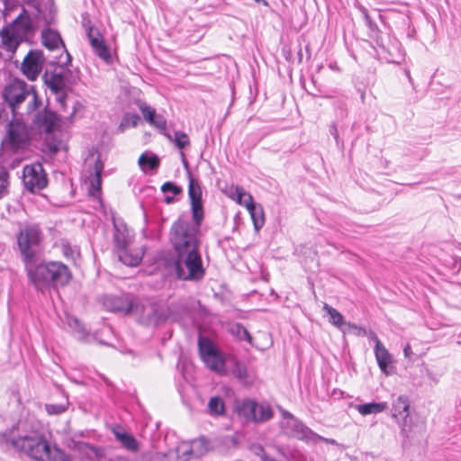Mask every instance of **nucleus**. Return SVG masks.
I'll list each match as a JSON object with an SVG mask.
<instances>
[{"mask_svg":"<svg viewBox=\"0 0 461 461\" xmlns=\"http://www.w3.org/2000/svg\"><path fill=\"white\" fill-rule=\"evenodd\" d=\"M85 167L88 173V193L93 197H98L102 185L101 174L104 169V163L101 160L100 155L95 152L90 153L85 160Z\"/></svg>","mask_w":461,"mask_h":461,"instance_id":"9b49d317","label":"nucleus"},{"mask_svg":"<svg viewBox=\"0 0 461 461\" xmlns=\"http://www.w3.org/2000/svg\"><path fill=\"white\" fill-rule=\"evenodd\" d=\"M139 108L145 121H147L150 125H152L154 117L156 115V110L151 106L148 105L146 103H140L139 104Z\"/></svg>","mask_w":461,"mask_h":461,"instance_id":"4c0bfd02","label":"nucleus"},{"mask_svg":"<svg viewBox=\"0 0 461 461\" xmlns=\"http://www.w3.org/2000/svg\"><path fill=\"white\" fill-rule=\"evenodd\" d=\"M112 432L114 435L116 440H118L124 448L131 452H137L139 449V443L136 438L124 428L120 425H114L112 428Z\"/></svg>","mask_w":461,"mask_h":461,"instance_id":"6ab92c4d","label":"nucleus"},{"mask_svg":"<svg viewBox=\"0 0 461 461\" xmlns=\"http://www.w3.org/2000/svg\"><path fill=\"white\" fill-rule=\"evenodd\" d=\"M46 83L52 93L56 95L57 101L65 109L67 95L65 93L66 82L64 77L59 74H52Z\"/></svg>","mask_w":461,"mask_h":461,"instance_id":"dca6fc26","label":"nucleus"},{"mask_svg":"<svg viewBox=\"0 0 461 461\" xmlns=\"http://www.w3.org/2000/svg\"><path fill=\"white\" fill-rule=\"evenodd\" d=\"M387 402H368L364 404L355 405V409L363 416L369 414H377L383 412L387 409Z\"/></svg>","mask_w":461,"mask_h":461,"instance_id":"c85d7f7f","label":"nucleus"},{"mask_svg":"<svg viewBox=\"0 0 461 461\" xmlns=\"http://www.w3.org/2000/svg\"><path fill=\"white\" fill-rule=\"evenodd\" d=\"M67 323L77 339L83 340L86 338L87 334L86 330L77 318L67 316Z\"/></svg>","mask_w":461,"mask_h":461,"instance_id":"473e14b6","label":"nucleus"},{"mask_svg":"<svg viewBox=\"0 0 461 461\" xmlns=\"http://www.w3.org/2000/svg\"><path fill=\"white\" fill-rule=\"evenodd\" d=\"M235 202L240 205L244 206L247 210L255 204L252 195L244 188L242 189V192L239 194Z\"/></svg>","mask_w":461,"mask_h":461,"instance_id":"e433bc0d","label":"nucleus"},{"mask_svg":"<svg viewBox=\"0 0 461 461\" xmlns=\"http://www.w3.org/2000/svg\"><path fill=\"white\" fill-rule=\"evenodd\" d=\"M175 269L178 278L198 281L204 276L202 258L198 249L175 251Z\"/></svg>","mask_w":461,"mask_h":461,"instance_id":"423d86ee","label":"nucleus"},{"mask_svg":"<svg viewBox=\"0 0 461 461\" xmlns=\"http://www.w3.org/2000/svg\"><path fill=\"white\" fill-rule=\"evenodd\" d=\"M104 306L110 312L128 314L134 311L135 303L130 294L107 295L104 299Z\"/></svg>","mask_w":461,"mask_h":461,"instance_id":"4468645a","label":"nucleus"},{"mask_svg":"<svg viewBox=\"0 0 461 461\" xmlns=\"http://www.w3.org/2000/svg\"><path fill=\"white\" fill-rule=\"evenodd\" d=\"M403 354L405 356V357H411V354H412V350H411V347L410 344H406L404 348H403Z\"/></svg>","mask_w":461,"mask_h":461,"instance_id":"3c124183","label":"nucleus"},{"mask_svg":"<svg viewBox=\"0 0 461 461\" xmlns=\"http://www.w3.org/2000/svg\"><path fill=\"white\" fill-rule=\"evenodd\" d=\"M30 281L37 289H43L50 284L64 285L71 278L68 267L59 262L37 264V258L23 261Z\"/></svg>","mask_w":461,"mask_h":461,"instance_id":"7ed1b4c3","label":"nucleus"},{"mask_svg":"<svg viewBox=\"0 0 461 461\" xmlns=\"http://www.w3.org/2000/svg\"><path fill=\"white\" fill-rule=\"evenodd\" d=\"M227 368L228 375L231 374L240 381H245L248 377L246 366L230 355L227 357Z\"/></svg>","mask_w":461,"mask_h":461,"instance_id":"b1692460","label":"nucleus"},{"mask_svg":"<svg viewBox=\"0 0 461 461\" xmlns=\"http://www.w3.org/2000/svg\"><path fill=\"white\" fill-rule=\"evenodd\" d=\"M118 258L126 266L135 267L139 265L142 258L141 252H132L129 247L116 250Z\"/></svg>","mask_w":461,"mask_h":461,"instance_id":"bb28decb","label":"nucleus"},{"mask_svg":"<svg viewBox=\"0 0 461 461\" xmlns=\"http://www.w3.org/2000/svg\"><path fill=\"white\" fill-rule=\"evenodd\" d=\"M374 351L375 360L381 372L385 375L394 374L395 366H393V357L382 342H377V347H375Z\"/></svg>","mask_w":461,"mask_h":461,"instance_id":"2eb2a0df","label":"nucleus"},{"mask_svg":"<svg viewBox=\"0 0 461 461\" xmlns=\"http://www.w3.org/2000/svg\"><path fill=\"white\" fill-rule=\"evenodd\" d=\"M63 253L65 257L75 259V255H78L77 249H73L69 245H63Z\"/></svg>","mask_w":461,"mask_h":461,"instance_id":"49530a36","label":"nucleus"},{"mask_svg":"<svg viewBox=\"0 0 461 461\" xmlns=\"http://www.w3.org/2000/svg\"><path fill=\"white\" fill-rule=\"evenodd\" d=\"M140 120V117L136 114H128L126 115L122 123L121 127L128 126L129 124H131V126L135 127L137 125L138 121Z\"/></svg>","mask_w":461,"mask_h":461,"instance_id":"c03bdc74","label":"nucleus"},{"mask_svg":"<svg viewBox=\"0 0 461 461\" xmlns=\"http://www.w3.org/2000/svg\"><path fill=\"white\" fill-rule=\"evenodd\" d=\"M59 121V119L55 113L44 110L35 116L34 123L41 130L50 133L58 125Z\"/></svg>","mask_w":461,"mask_h":461,"instance_id":"a211bd4d","label":"nucleus"},{"mask_svg":"<svg viewBox=\"0 0 461 461\" xmlns=\"http://www.w3.org/2000/svg\"><path fill=\"white\" fill-rule=\"evenodd\" d=\"M45 58L41 50H30L21 64V72L30 81H34L40 76Z\"/></svg>","mask_w":461,"mask_h":461,"instance_id":"ddd939ff","label":"nucleus"},{"mask_svg":"<svg viewBox=\"0 0 461 461\" xmlns=\"http://www.w3.org/2000/svg\"><path fill=\"white\" fill-rule=\"evenodd\" d=\"M174 142H175L176 146L180 149H185V147L189 146V144H190L188 136L185 132H182V131L175 132Z\"/></svg>","mask_w":461,"mask_h":461,"instance_id":"ea45409f","label":"nucleus"},{"mask_svg":"<svg viewBox=\"0 0 461 461\" xmlns=\"http://www.w3.org/2000/svg\"><path fill=\"white\" fill-rule=\"evenodd\" d=\"M138 163L141 170L148 173L156 170L159 167L160 159L151 152H145L140 156Z\"/></svg>","mask_w":461,"mask_h":461,"instance_id":"a878e982","label":"nucleus"},{"mask_svg":"<svg viewBox=\"0 0 461 461\" xmlns=\"http://www.w3.org/2000/svg\"><path fill=\"white\" fill-rule=\"evenodd\" d=\"M2 95L14 113H17L24 102H27V113L34 112L41 104L34 87L18 78L12 79L4 87Z\"/></svg>","mask_w":461,"mask_h":461,"instance_id":"39448f33","label":"nucleus"},{"mask_svg":"<svg viewBox=\"0 0 461 461\" xmlns=\"http://www.w3.org/2000/svg\"><path fill=\"white\" fill-rule=\"evenodd\" d=\"M279 411L282 417L280 427L287 435L307 442L316 443L318 441H326L331 444L335 443L333 439L325 438L313 432L288 411L281 407Z\"/></svg>","mask_w":461,"mask_h":461,"instance_id":"0eeeda50","label":"nucleus"},{"mask_svg":"<svg viewBox=\"0 0 461 461\" xmlns=\"http://www.w3.org/2000/svg\"><path fill=\"white\" fill-rule=\"evenodd\" d=\"M232 334L240 340L248 341L252 345V337L249 330L241 324L238 323L232 327Z\"/></svg>","mask_w":461,"mask_h":461,"instance_id":"c9c22d12","label":"nucleus"},{"mask_svg":"<svg viewBox=\"0 0 461 461\" xmlns=\"http://www.w3.org/2000/svg\"><path fill=\"white\" fill-rule=\"evenodd\" d=\"M181 157H182V160H183V164H184V166H185V167H187L188 163H187V161H186V159H185V154H184V152H181Z\"/></svg>","mask_w":461,"mask_h":461,"instance_id":"6e6d98bb","label":"nucleus"},{"mask_svg":"<svg viewBox=\"0 0 461 461\" xmlns=\"http://www.w3.org/2000/svg\"><path fill=\"white\" fill-rule=\"evenodd\" d=\"M68 405V400L63 403H50L45 405L46 411L50 415H57L66 411Z\"/></svg>","mask_w":461,"mask_h":461,"instance_id":"58836bf2","label":"nucleus"},{"mask_svg":"<svg viewBox=\"0 0 461 461\" xmlns=\"http://www.w3.org/2000/svg\"><path fill=\"white\" fill-rule=\"evenodd\" d=\"M168 318L166 311L161 306L150 304L144 308L142 321L147 325H158Z\"/></svg>","mask_w":461,"mask_h":461,"instance_id":"f3484780","label":"nucleus"},{"mask_svg":"<svg viewBox=\"0 0 461 461\" xmlns=\"http://www.w3.org/2000/svg\"><path fill=\"white\" fill-rule=\"evenodd\" d=\"M323 310L327 312L330 319L329 321L334 325L335 327L339 328L342 332H346L347 330V323L344 321L343 315L339 312L335 308L330 306L329 304L325 303L323 305Z\"/></svg>","mask_w":461,"mask_h":461,"instance_id":"c756f323","label":"nucleus"},{"mask_svg":"<svg viewBox=\"0 0 461 461\" xmlns=\"http://www.w3.org/2000/svg\"><path fill=\"white\" fill-rule=\"evenodd\" d=\"M152 126L157 128L161 132L166 131L167 130V120L162 114H158L156 113V115L154 117V121L152 123Z\"/></svg>","mask_w":461,"mask_h":461,"instance_id":"79ce46f5","label":"nucleus"},{"mask_svg":"<svg viewBox=\"0 0 461 461\" xmlns=\"http://www.w3.org/2000/svg\"><path fill=\"white\" fill-rule=\"evenodd\" d=\"M41 242V233L37 225H25L17 235V243L23 260H31L37 257Z\"/></svg>","mask_w":461,"mask_h":461,"instance_id":"1a4fd4ad","label":"nucleus"},{"mask_svg":"<svg viewBox=\"0 0 461 461\" xmlns=\"http://www.w3.org/2000/svg\"><path fill=\"white\" fill-rule=\"evenodd\" d=\"M164 200H165L166 203L169 204V203H173L174 195L173 196L166 195Z\"/></svg>","mask_w":461,"mask_h":461,"instance_id":"864d4df0","label":"nucleus"},{"mask_svg":"<svg viewBox=\"0 0 461 461\" xmlns=\"http://www.w3.org/2000/svg\"><path fill=\"white\" fill-rule=\"evenodd\" d=\"M261 459L263 461H275L273 458H270L269 456H267L265 453L263 454Z\"/></svg>","mask_w":461,"mask_h":461,"instance_id":"5fc2aeb1","label":"nucleus"},{"mask_svg":"<svg viewBox=\"0 0 461 461\" xmlns=\"http://www.w3.org/2000/svg\"><path fill=\"white\" fill-rule=\"evenodd\" d=\"M43 45L50 50L64 48L63 41L59 34L51 29H44L41 32Z\"/></svg>","mask_w":461,"mask_h":461,"instance_id":"5701e85b","label":"nucleus"},{"mask_svg":"<svg viewBox=\"0 0 461 461\" xmlns=\"http://www.w3.org/2000/svg\"><path fill=\"white\" fill-rule=\"evenodd\" d=\"M330 134L335 138L336 140H338L339 133H338L337 126L335 124L332 125L330 128Z\"/></svg>","mask_w":461,"mask_h":461,"instance_id":"603ef678","label":"nucleus"},{"mask_svg":"<svg viewBox=\"0 0 461 461\" xmlns=\"http://www.w3.org/2000/svg\"><path fill=\"white\" fill-rule=\"evenodd\" d=\"M148 461H167V455L159 453V452H156L149 456V457L148 458Z\"/></svg>","mask_w":461,"mask_h":461,"instance_id":"de8ad7c7","label":"nucleus"},{"mask_svg":"<svg viewBox=\"0 0 461 461\" xmlns=\"http://www.w3.org/2000/svg\"><path fill=\"white\" fill-rule=\"evenodd\" d=\"M89 42L94 49L95 52L100 59L109 63L112 59V56L109 49L104 43L103 38L98 34H94L92 32L88 33Z\"/></svg>","mask_w":461,"mask_h":461,"instance_id":"412c9836","label":"nucleus"},{"mask_svg":"<svg viewBox=\"0 0 461 461\" xmlns=\"http://www.w3.org/2000/svg\"><path fill=\"white\" fill-rule=\"evenodd\" d=\"M71 116H75L80 110L83 109V105L79 102H74L72 106Z\"/></svg>","mask_w":461,"mask_h":461,"instance_id":"09e8293b","label":"nucleus"},{"mask_svg":"<svg viewBox=\"0 0 461 461\" xmlns=\"http://www.w3.org/2000/svg\"><path fill=\"white\" fill-rule=\"evenodd\" d=\"M347 328H348L349 330H352L354 334H356L357 336L365 337L367 335V330L365 328L359 327L354 323L348 322Z\"/></svg>","mask_w":461,"mask_h":461,"instance_id":"a18cd8bd","label":"nucleus"},{"mask_svg":"<svg viewBox=\"0 0 461 461\" xmlns=\"http://www.w3.org/2000/svg\"><path fill=\"white\" fill-rule=\"evenodd\" d=\"M14 448L34 461H70L60 448L52 446L40 429H24L11 440Z\"/></svg>","mask_w":461,"mask_h":461,"instance_id":"f03ea898","label":"nucleus"},{"mask_svg":"<svg viewBox=\"0 0 461 461\" xmlns=\"http://www.w3.org/2000/svg\"><path fill=\"white\" fill-rule=\"evenodd\" d=\"M366 337L370 340L375 342V347H377V342H381L380 339H378L377 335L374 331H372V330L367 331Z\"/></svg>","mask_w":461,"mask_h":461,"instance_id":"8fccbe9b","label":"nucleus"},{"mask_svg":"<svg viewBox=\"0 0 461 461\" xmlns=\"http://www.w3.org/2000/svg\"><path fill=\"white\" fill-rule=\"evenodd\" d=\"M248 212H249L255 230L258 231L265 224L263 207L260 204L255 203L249 208Z\"/></svg>","mask_w":461,"mask_h":461,"instance_id":"7c9ffc66","label":"nucleus"},{"mask_svg":"<svg viewBox=\"0 0 461 461\" xmlns=\"http://www.w3.org/2000/svg\"><path fill=\"white\" fill-rule=\"evenodd\" d=\"M410 403L404 395H400L393 402L392 416L393 419H406L409 416Z\"/></svg>","mask_w":461,"mask_h":461,"instance_id":"393cba45","label":"nucleus"},{"mask_svg":"<svg viewBox=\"0 0 461 461\" xmlns=\"http://www.w3.org/2000/svg\"><path fill=\"white\" fill-rule=\"evenodd\" d=\"M30 139L29 129L21 119H14L9 123L6 137L2 141L4 149L16 151L22 149L28 143Z\"/></svg>","mask_w":461,"mask_h":461,"instance_id":"9d476101","label":"nucleus"},{"mask_svg":"<svg viewBox=\"0 0 461 461\" xmlns=\"http://www.w3.org/2000/svg\"><path fill=\"white\" fill-rule=\"evenodd\" d=\"M208 410L211 415L219 416L224 413L225 405L219 396L212 397L208 402Z\"/></svg>","mask_w":461,"mask_h":461,"instance_id":"f704fd0d","label":"nucleus"},{"mask_svg":"<svg viewBox=\"0 0 461 461\" xmlns=\"http://www.w3.org/2000/svg\"><path fill=\"white\" fill-rule=\"evenodd\" d=\"M255 412L253 416V422L264 423L271 420L274 416V411L269 403L266 402H257L254 408Z\"/></svg>","mask_w":461,"mask_h":461,"instance_id":"4be33fe9","label":"nucleus"},{"mask_svg":"<svg viewBox=\"0 0 461 461\" xmlns=\"http://www.w3.org/2000/svg\"><path fill=\"white\" fill-rule=\"evenodd\" d=\"M10 174L8 170L0 166V200L9 194Z\"/></svg>","mask_w":461,"mask_h":461,"instance_id":"72a5a7b5","label":"nucleus"},{"mask_svg":"<svg viewBox=\"0 0 461 461\" xmlns=\"http://www.w3.org/2000/svg\"><path fill=\"white\" fill-rule=\"evenodd\" d=\"M256 407V401L251 399H245L239 402L236 405V411L240 417L243 418L246 421L253 422V416Z\"/></svg>","mask_w":461,"mask_h":461,"instance_id":"cd10ccee","label":"nucleus"},{"mask_svg":"<svg viewBox=\"0 0 461 461\" xmlns=\"http://www.w3.org/2000/svg\"><path fill=\"white\" fill-rule=\"evenodd\" d=\"M198 348L201 359L210 370L221 375H228L227 357L230 355L222 354L210 339L203 336L199 337Z\"/></svg>","mask_w":461,"mask_h":461,"instance_id":"6e6552de","label":"nucleus"},{"mask_svg":"<svg viewBox=\"0 0 461 461\" xmlns=\"http://www.w3.org/2000/svg\"><path fill=\"white\" fill-rule=\"evenodd\" d=\"M188 195L191 203L192 217L194 223L179 219L170 232V241L175 251L198 249V230L203 220L202 188L197 180L189 173Z\"/></svg>","mask_w":461,"mask_h":461,"instance_id":"f257e3e1","label":"nucleus"},{"mask_svg":"<svg viewBox=\"0 0 461 461\" xmlns=\"http://www.w3.org/2000/svg\"><path fill=\"white\" fill-rule=\"evenodd\" d=\"M37 24L23 8L21 14L0 31V48L14 54L19 45L33 36Z\"/></svg>","mask_w":461,"mask_h":461,"instance_id":"20e7f679","label":"nucleus"},{"mask_svg":"<svg viewBox=\"0 0 461 461\" xmlns=\"http://www.w3.org/2000/svg\"><path fill=\"white\" fill-rule=\"evenodd\" d=\"M205 444V439L204 438H199V439H195L192 442V446L191 447H188L186 445H181L179 447H176V455H177V458L180 459L181 461H185V460H187L189 458V456L192 455V452L194 451V449L199 446V445H204Z\"/></svg>","mask_w":461,"mask_h":461,"instance_id":"2f4dec72","label":"nucleus"},{"mask_svg":"<svg viewBox=\"0 0 461 461\" xmlns=\"http://www.w3.org/2000/svg\"><path fill=\"white\" fill-rule=\"evenodd\" d=\"M242 189H243V187L240 186V185H236V186L230 185V186L227 187L224 192L229 198L236 201V199L239 196V194L242 192Z\"/></svg>","mask_w":461,"mask_h":461,"instance_id":"37998d69","label":"nucleus"},{"mask_svg":"<svg viewBox=\"0 0 461 461\" xmlns=\"http://www.w3.org/2000/svg\"><path fill=\"white\" fill-rule=\"evenodd\" d=\"M113 241L116 250L129 247L131 235L124 222L113 220Z\"/></svg>","mask_w":461,"mask_h":461,"instance_id":"aec40b11","label":"nucleus"},{"mask_svg":"<svg viewBox=\"0 0 461 461\" xmlns=\"http://www.w3.org/2000/svg\"><path fill=\"white\" fill-rule=\"evenodd\" d=\"M161 191L164 194L170 193L172 195H177L182 192V188L172 182H166L162 185Z\"/></svg>","mask_w":461,"mask_h":461,"instance_id":"a19ab883","label":"nucleus"},{"mask_svg":"<svg viewBox=\"0 0 461 461\" xmlns=\"http://www.w3.org/2000/svg\"><path fill=\"white\" fill-rule=\"evenodd\" d=\"M24 187L32 193L44 189L48 184L47 174L39 162L26 165L23 170Z\"/></svg>","mask_w":461,"mask_h":461,"instance_id":"f8f14e48","label":"nucleus"}]
</instances>
